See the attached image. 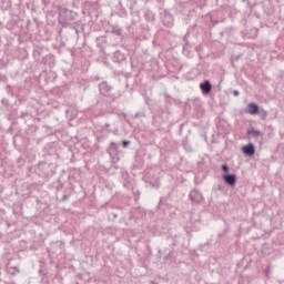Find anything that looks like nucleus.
<instances>
[{
	"label": "nucleus",
	"mask_w": 284,
	"mask_h": 284,
	"mask_svg": "<svg viewBox=\"0 0 284 284\" xmlns=\"http://www.w3.org/2000/svg\"><path fill=\"white\" fill-rule=\"evenodd\" d=\"M222 170L223 172H225V174H227V172H230V168H227V165H222Z\"/></svg>",
	"instance_id": "6"
},
{
	"label": "nucleus",
	"mask_w": 284,
	"mask_h": 284,
	"mask_svg": "<svg viewBox=\"0 0 284 284\" xmlns=\"http://www.w3.org/2000/svg\"><path fill=\"white\" fill-rule=\"evenodd\" d=\"M246 112L252 115L258 114V105H256L255 103L247 104Z\"/></svg>",
	"instance_id": "2"
},
{
	"label": "nucleus",
	"mask_w": 284,
	"mask_h": 284,
	"mask_svg": "<svg viewBox=\"0 0 284 284\" xmlns=\"http://www.w3.org/2000/svg\"><path fill=\"white\" fill-rule=\"evenodd\" d=\"M122 145H123V148H128L130 145V142L129 141H123Z\"/></svg>",
	"instance_id": "7"
},
{
	"label": "nucleus",
	"mask_w": 284,
	"mask_h": 284,
	"mask_svg": "<svg viewBox=\"0 0 284 284\" xmlns=\"http://www.w3.org/2000/svg\"><path fill=\"white\" fill-rule=\"evenodd\" d=\"M224 181L227 185L234 187L236 185V175H224Z\"/></svg>",
	"instance_id": "3"
},
{
	"label": "nucleus",
	"mask_w": 284,
	"mask_h": 284,
	"mask_svg": "<svg viewBox=\"0 0 284 284\" xmlns=\"http://www.w3.org/2000/svg\"><path fill=\"white\" fill-rule=\"evenodd\" d=\"M250 134H252V136H261V132L256 130L250 131Z\"/></svg>",
	"instance_id": "5"
},
{
	"label": "nucleus",
	"mask_w": 284,
	"mask_h": 284,
	"mask_svg": "<svg viewBox=\"0 0 284 284\" xmlns=\"http://www.w3.org/2000/svg\"><path fill=\"white\" fill-rule=\"evenodd\" d=\"M200 88L202 92H205L206 94L212 91V84H210V81H205L204 83L200 84Z\"/></svg>",
	"instance_id": "4"
},
{
	"label": "nucleus",
	"mask_w": 284,
	"mask_h": 284,
	"mask_svg": "<svg viewBox=\"0 0 284 284\" xmlns=\"http://www.w3.org/2000/svg\"><path fill=\"white\" fill-rule=\"evenodd\" d=\"M242 152L244 154H247V156H254V144H247L245 146L242 148Z\"/></svg>",
	"instance_id": "1"
}]
</instances>
